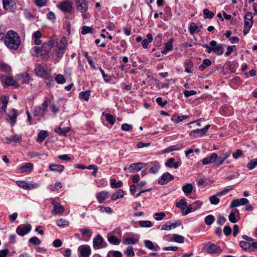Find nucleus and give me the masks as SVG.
<instances>
[{
    "label": "nucleus",
    "instance_id": "1",
    "mask_svg": "<svg viewBox=\"0 0 257 257\" xmlns=\"http://www.w3.org/2000/svg\"><path fill=\"white\" fill-rule=\"evenodd\" d=\"M56 43H57L56 39H51L47 42L43 43L41 47H33L31 51L33 54L36 56L41 57L42 59L47 60L49 58L50 49Z\"/></svg>",
    "mask_w": 257,
    "mask_h": 257
},
{
    "label": "nucleus",
    "instance_id": "2",
    "mask_svg": "<svg viewBox=\"0 0 257 257\" xmlns=\"http://www.w3.org/2000/svg\"><path fill=\"white\" fill-rule=\"evenodd\" d=\"M4 38L5 44L10 49L16 50L21 44L20 36L17 33L13 30L9 31Z\"/></svg>",
    "mask_w": 257,
    "mask_h": 257
},
{
    "label": "nucleus",
    "instance_id": "3",
    "mask_svg": "<svg viewBox=\"0 0 257 257\" xmlns=\"http://www.w3.org/2000/svg\"><path fill=\"white\" fill-rule=\"evenodd\" d=\"M48 106V99H46L41 105L35 106L34 108L33 115L34 116H44Z\"/></svg>",
    "mask_w": 257,
    "mask_h": 257
},
{
    "label": "nucleus",
    "instance_id": "4",
    "mask_svg": "<svg viewBox=\"0 0 257 257\" xmlns=\"http://www.w3.org/2000/svg\"><path fill=\"white\" fill-rule=\"evenodd\" d=\"M252 15L250 12H247L244 16V26L243 33L245 35L248 33L252 26Z\"/></svg>",
    "mask_w": 257,
    "mask_h": 257
},
{
    "label": "nucleus",
    "instance_id": "5",
    "mask_svg": "<svg viewBox=\"0 0 257 257\" xmlns=\"http://www.w3.org/2000/svg\"><path fill=\"white\" fill-rule=\"evenodd\" d=\"M91 254V249L88 244H83L78 247V257H89Z\"/></svg>",
    "mask_w": 257,
    "mask_h": 257
},
{
    "label": "nucleus",
    "instance_id": "6",
    "mask_svg": "<svg viewBox=\"0 0 257 257\" xmlns=\"http://www.w3.org/2000/svg\"><path fill=\"white\" fill-rule=\"evenodd\" d=\"M57 7L64 13H71L73 11V3L70 1H64L59 3Z\"/></svg>",
    "mask_w": 257,
    "mask_h": 257
},
{
    "label": "nucleus",
    "instance_id": "7",
    "mask_svg": "<svg viewBox=\"0 0 257 257\" xmlns=\"http://www.w3.org/2000/svg\"><path fill=\"white\" fill-rule=\"evenodd\" d=\"M205 247L207 252L210 254H218L220 253L222 251V249L220 246L211 242H208L206 244Z\"/></svg>",
    "mask_w": 257,
    "mask_h": 257
},
{
    "label": "nucleus",
    "instance_id": "8",
    "mask_svg": "<svg viewBox=\"0 0 257 257\" xmlns=\"http://www.w3.org/2000/svg\"><path fill=\"white\" fill-rule=\"evenodd\" d=\"M32 229L29 224H23L19 225L16 229V232L20 236H24L29 233Z\"/></svg>",
    "mask_w": 257,
    "mask_h": 257
},
{
    "label": "nucleus",
    "instance_id": "9",
    "mask_svg": "<svg viewBox=\"0 0 257 257\" xmlns=\"http://www.w3.org/2000/svg\"><path fill=\"white\" fill-rule=\"evenodd\" d=\"M140 236L138 234H133L130 237H123L122 243L124 245H134L137 243L139 241Z\"/></svg>",
    "mask_w": 257,
    "mask_h": 257
},
{
    "label": "nucleus",
    "instance_id": "10",
    "mask_svg": "<svg viewBox=\"0 0 257 257\" xmlns=\"http://www.w3.org/2000/svg\"><path fill=\"white\" fill-rule=\"evenodd\" d=\"M210 126V125L209 124H207L202 128H197L196 130H193L189 133V136L192 138H195L198 137H201L205 133H206Z\"/></svg>",
    "mask_w": 257,
    "mask_h": 257
},
{
    "label": "nucleus",
    "instance_id": "11",
    "mask_svg": "<svg viewBox=\"0 0 257 257\" xmlns=\"http://www.w3.org/2000/svg\"><path fill=\"white\" fill-rule=\"evenodd\" d=\"M104 239L101 236L97 235L93 239V247L94 249H98L105 246Z\"/></svg>",
    "mask_w": 257,
    "mask_h": 257
},
{
    "label": "nucleus",
    "instance_id": "12",
    "mask_svg": "<svg viewBox=\"0 0 257 257\" xmlns=\"http://www.w3.org/2000/svg\"><path fill=\"white\" fill-rule=\"evenodd\" d=\"M77 10L81 13H85L88 10V4L86 0H76Z\"/></svg>",
    "mask_w": 257,
    "mask_h": 257
},
{
    "label": "nucleus",
    "instance_id": "13",
    "mask_svg": "<svg viewBox=\"0 0 257 257\" xmlns=\"http://www.w3.org/2000/svg\"><path fill=\"white\" fill-rule=\"evenodd\" d=\"M147 163H144L142 162L133 163L130 165L128 169L129 170V172L131 173H136L140 171L143 168L147 167Z\"/></svg>",
    "mask_w": 257,
    "mask_h": 257
},
{
    "label": "nucleus",
    "instance_id": "14",
    "mask_svg": "<svg viewBox=\"0 0 257 257\" xmlns=\"http://www.w3.org/2000/svg\"><path fill=\"white\" fill-rule=\"evenodd\" d=\"M3 7L7 11L13 12L16 8V4L13 0H2Z\"/></svg>",
    "mask_w": 257,
    "mask_h": 257
},
{
    "label": "nucleus",
    "instance_id": "15",
    "mask_svg": "<svg viewBox=\"0 0 257 257\" xmlns=\"http://www.w3.org/2000/svg\"><path fill=\"white\" fill-rule=\"evenodd\" d=\"M147 166L149 167V172L151 174L157 173L160 168V165L159 162L156 161L149 162L147 163Z\"/></svg>",
    "mask_w": 257,
    "mask_h": 257
},
{
    "label": "nucleus",
    "instance_id": "16",
    "mask_svg": "<svg viewBox=\"0 0 257 257\" xmlns=\"http://www.w3.org/2000/svg\"><path fill=\"white\" fill-rule=\"evenodd\" d=\"M53 205V210L52 211V213L55 215H62L64 211V208L60 203L55 201L52 202Z\"/></svg>",
    "mask_w": 257,
    "mask_h": 257
},
{
    "label": "nucleus",
    "instance_id": "17",
    "mask_svg": "<svg viewBox=\"0 0 257 257\" xmlns=\"http://www.w3.org/2000/svg\"><path fill=\"white\" fill-rule=\"evenodd\" d=\"M18 113L16 109H12L8 114L7 121L11 123L12 126H14L16 122Z\"/></svg>",
    "mask_w": 257,
    "mask_h": 257
},
{
    "label": "nucleus",
    "instance_id": "18",
    "mask_svg": "<svg viewBox=\"0 0 257 257\" xmlns=\"http://www.w3.org/2000/svg\"><path fill=\"white\" fill-rule=\"evenodd\" d=\"M209 45L213 47V52L218 55H221L223 53V48L221 45H217L215 41L212 40L210 42Z\"/></svg>",
    "mask_w": 257,
    "mask_h": 257
},
{
    "label": "nucleus",
    "instance_id": "19",
    "mask_svg": "<svg viewBox=\"0 0 257 257\" xmlns=\"http://www.w3.org/2000/svg\"><path fill=\"white\" fill-rule=\"evenodd\" d=\"M174 179V176L169 173H164L161 178L158 180V183L161 185H164Z\"/></svg>",
    "mask_w": 257,
    "mask_h": 257
},
{
    "label": "nucleus",
    "instance_id": "20",
    "mask_svg": "<svg viewBox=\"0 0 257 257\" xmlns=\"http://www.w3.org/2000/svg\"><path fill=\"white\" fill-rule=\"evenodd\" d=\"M34 165L32 163H27L25 165L18 168L17 169V172L19 173L30 172L32 171Z\"/></svg>",
    "mask_w": 257,
    "mask_h": 257
},
{
    "label": "nucleus",
    "instance_id": "21",
    "mask_svg": "<svg viewBox=\"0 0 257 257\" xmlns=\"http://www.w3.org/2000/svg\"><path fill=\"white\" fill-rule=\"evenodd\" d=\"M248 202V199L245 198H240V199H234L232 201L230 207L234 208L236 207H238L240 205H243L247 204Z\"/></svg>",
    "mask_w": 257,
    "mask_h": 257
},
{
    "label": "nucleus",
    "instance_id": "22",
    "mask_svg": "<svg viewBox=\"0 0 257 257\" xmlns=\"http://www.w3.org/2000/svg\"><path fill=\"white\" fill-rule=\"evenodd\" d=\"M181 224V222L180 220H177L176 222L172 223L170 221L167 222L164 224L162 228V230H168L172 228H175L176 227L180 226Z\"/></svg>",
    "mask_w": 257,
    "mask_h": 257
},
{
    "label": "nucleus",
    "instance_id": "23",
    "mask_svg": "<svg viewBox=\"0 0 257 257\" xmlns=\"http://www.w3.org/2000/svg\"><path fill=\"white\" fill-rule=\"evenodd\" d=\"M218 158V155L216 153H213L210 154V155L208 157L204 158L202 160V163L203 165H206L207 164H211L212 163H214L215 162Z\"/></svg>",
    "mask_w": 257,
    "mask_h": 257
},
{
    "label": "nucleus",
    "instance_id": "24",
    "mask_svg": "<svg viewBox=\"0 0 257 257\" xmlns=\"http://www.w3.org/2000/svg\"><path fill=\"white\" fill-rule=\"evenodd\" d=\"M109 194L108 191H103L96 194V198L99 203H104Z\"/></svg>",
    "mask_w": 257,
    "mask_h": 257
},
{
    "label": "nucleus",
    "instance_id": "25",
    "mask_svg": "<svg viewBox=\"0 0 257 257\" xmlns=\"http://www.w3.org/2000/svg\"><path fill=\"white\" fill-rule=\"evenodd\" d=\"M231 151H228L226 152H223L217 158V165L219 166L223 164L224 162L231 155Z\"/></svg>",
    "mask_w": 257,
    "mask_h": 257
},
{
    "label": "nucleus",
    "instance_id": "26",
    "mask_svg": "<svg viewBox=\"0 0 257 257\" xmlns=\"http://www.w3.org/2000/svg\"><path fill=\"white\" fill-rule=\"evenodd\" d=\"M165 165L168 168L177 169L181 165V163L179 162H176L175 158H171L167 160Z\"/></svg>",
    "mask_w": 257,
    "mask_h": 257
},
{
    "label": "nucleus",
    "instance_id": "27",
    "mask_svg": "<svg viewBox=\"0 0 257 257\" xmlns=\"http://www.w3.org/2000/svg\"><path fill=\"white\" fill-rule=\"evenodd\" d=\"M189 117V116L187 115L179 116L177 114H174L172 115L171 120L173 121L174 123H178L185 119L188 118Z\"/></svg>",
    "mask_w": 257,
    "mask_h": 257
},
{
    "label": "nucleus",
    "instance_id": "28",
    "mask_svg": "<svg viewBox=\"0 0 257 257\" xmlns=\"http://www.w3.org/2000/svg\"><path fill=\"white\" fill-rule=\"evenodd\" d=\"M9 99V97L6 96H3L1 97L2 106L0 107V112H3L5 113H6Z\"/></svg>",
    "mask_w": 257,
    "mask_h": 257
},
{
    "label": "nucleus",
    "instance_id": "29",
    "mask_svg": "<svg viewBox=\"0 0 257 257\" xmlns=\"http://www.w3.org/2000/svg\"><path fill=\"white\" fill-rule=\"evenodd\" d=\"M145 246L149 249L158 251L160 250V247L157 244H154L153 242L149 240L144 241Z\"/></svg>",
    "mask_w": 257,
    "mask_h": 257
},
{
    "label": "nucleus",
    "instance_id": "30",
    "mask_svg": "<svg viewBox=\"0 0 257 257\" xmlns=\"http://www.w3.org/2000/svg\"><path fill=\"white\" fill-rule=\"evenodd\" d=\"M174 42L173 39H171L169 41L165 44L164 49L162 51V53L164 54H167L169 52L171 51L173 49V43Z\"/></svg>",
    "mask_w": 257,
    "mask_h": 257
},
{
    "label": "nucleus",
    "instance_id": "31",
    "mask_svg": "<svg viewBox=\"0 0 257 257\" xmlns=\"http://www.w3.org/2000/svg\"><path fill=\"white\" fill-rule=\"evenodd\" d=\"M79 231L81 233L82 235L87 238V239H85L86 241H88L90 239L92 234V230L88 228H80L79 229Z\"/></svg>",
    "mask_w": 257,
    "mask_h": 257
},
{
    "label": "nucleus",
    "instance_id": "32",
    "mask_svg": "<svg viewBox=\"0 0 257 257\" xmlns=\"http://www.w3.org/2000/svg\"><path fill=\"white\" fill-rule=\"evenodd\" d=\"M36 74L40 77H43L46 74L45 67L42 65H39L35 68Z\"/></svg>",
    "mask_w": 257,
    "mask_h": 257
},
{
    "label": "nucleus",
    "instance_id": "33",
    "mask_svg": "<svg viewBox=\"0 0 257 257\" xmlns=\"http://www.w3.org/2000/svg\"><path fill=\"white\" fill-rule=\"evenodd\" d=\"M50 170L57 172H62L64 170V166L61 165L51 164L49 166Z\"/></svg>",
    "mask_w": 257,
    "mask_h": 257
},
{
    "label": "nucleus",
    "instance_id": "34",
    "mask_svg": "<svg viewBox=\"0 0 257 257\" xmlns=\"http://www.w3.org/2000/svg\"><path fill=\"white\" fill-rule=\"evenodd\" d=\"M42 37V33L40 31L34 32L32 35V37L34 39V43L36 45H39L41 43L40 38Z\"/></svg>",
    "mask_w": 257,
    "mask_h": 257
},
{
    "label": "nucleus",
    "instance_id": "35",
    "mask_svg": "<svg viewBox=\"0 0 257 257\" xmlns=\"http://www.w3.org/2000/svg\"><path fill=\"white\" fill-rule=\"evenodd\" d=\"M240 246L244 250L248 252L252 251L251 249V244L245 241H240L239 242Z\"/></svg>",
    "mask_w": 257,
    "mask_h": 257
},
{
    "label": "nucleus",
    "instance_id": "36",
    "mask_svg": "<svg viewBox=\"0 0 257 257\" xmlns=\"http://www.w3.org/2000/svg\"><path fill=\"white\" fill-rule=\"evenodd\" d=\"M182 190L184 194L188 196L190 193H191L193 189V186L191 183H188L185 184L182 186Z\"/></svg>",
    "mask_w": 257,
    "mask_h": 257
},
{
    "label": "nucleus",
    "instance_id": "37",
    "mask_svg": "<svg viewBox=\"0 0 257 257\" xmlns=\"http://www.w3.org/2000/svg\"><path fill=\"white\" fill-rule=\"evenodd\" d=\"M70 128L69 127L61 128L60 127L55 128V132L58 133L60 135H65L69 132H70Z\"/></svg>",
    "mask_w": 257,
    "mask_h": 257
},
{
    "label": "nucleus",
    "instance_id": "38",
    "mask_svg": "<svg viewBox=\"0 0 257 257\" xmlns=\"http://www.w3.org/2000/svg\"><path fill=\"white\" fill-rule=\"evenodd\" d=\"M124 196V192L122 190L120 189L115 192L111 196V199L115 200L119 198L123 197Z\"/></svg>",
    "mask_w": 257,
    "mask_h": 257
},
{
    "label": "nucleus",
    "instance_id": "39",
    "mask_svg": "<svg viewBox=\"0 0 257 257\" xmlns=\"http://www.w3.org/2000/svg\"><path fill=\"white\" fill-rule=\"evenodd\" d=\"M6 139L10 142L20 143L22 141L21 135H14L10 137H6Z\"/></svg>",
    "mask_w": 257,
    "mask_h": 257
},
{
    "label": "nucleus",
    "instance_id": "40",
    "mask_svg": "<svg viewBox=\"0 0 257 257\" xmlns=\"http://www.w3.org/2000/svg\"><path fill=\"white\" fill-rule=\"evenodd\" d=\"M56 223L59 227H64L68 226L69 221L66 219L60 218L56 221Z\"/></svg>",
    "mask_w": 257,
    "mask_h": 257
},
{
    "label": "nucleus",
    "instance_id": "41",
    "mask_svg": "<svg viewBox=\"0 0 257 257\" xmlns=\"http://www.w3.org/2000/svg\"><path fill=\"white\" fill-rule=\"evenodd\" d=\"M90 96V91L86 90L85 91H81L79 93V97L80 99H84L86 101H88Z\"/></svg>",
    "mask_w": 257,
    "mask_h": 257
},
{
    "label": "nucleus",
    "instance_id": "42",
    "mask_svg": "<svg viewBox=\"0 0 257 257\" xmlns=\"http://www.w3.org/2000/svg\"><path fill=\"white\" fill-rule=\"evenodd\" d=\"M189 32L191 35L198 33L199 32V27L194 23H191L189 27Z\"/></svg>",
    "mask_w": 257,
    "mask_h": 257
},
{
    "label": "nucleus",
    "instance_id": "43",
    "mask_svg": "<svg viewBox=\"0 0 257 257\" xmlns=\"http://www.w3.org/2000/svg\"><path fill=\"white\" fill-rule=\"evenodd\" d=\"M39 187V184L36 182L33 181L27 182V189L26 190H30L35 189Z\"/></svg>",
    "mask_w": 257,
    "mask_h": 257
},
{
    "label": "nucleus",
    "instance_id": "44",
    "mask_svg": "<svg viewBox=\"0 0 257 257\" xmlns=\"http://www.w3.org/2000/svg\"><path fill=\"white\" fill-rule=\"evenodd\" d=\"M103 115L105 116L106 120L111 124L113 125L114 124L115 119L114 116L110 113L104 114V112L102 113Z\"/></svg>",
    "mask_w": 257,
    "mask_h": 257
},
{
    "label": "nucleus",
    "instance_id": "45",
    "mask_svg": "<svg viewBox=\"0 0 257 257\" xmlns=\"http://www.w3.org/2000/svg\"><path fill=\"white\" fill-rule=\"evenodd\" d=\"M47 137V132L44 130L41 131L38 136L37 142H43Z\"/></svg>",
    "mask_w": 257,
    "mask_h": 257
},
{
    "label": "nucleus",
    "instance_id": "46",
    "mask_svg": "<svg viewBox=\"0 0 257 257\" xmlns=\"http://www.w3.org/2000/svg\"><path fill=\"white\" fill-rule=\"evenodd\" d=\"M110 186L113 188H119L122 186V182L121 181L116 182L114 179H112L110 180Z\"/></svg>",
    "mask_w": 257,
    "mask_h": 257
},
{
    "label": "nucleus",
    "instance_id": "47",
    "mask_svg": "<svg viewBox=\"0 0 257 257\" xmlns=\"http://www.w3.org/2000/svg\"><path fill=\"white\" fill-rule=\"evenodd\" d=\"M172 239L178 243H183L184 242V238L182 235L174 234L173 235Z\"/></svg>",
    "mask_w": 257,
    "mask_h": 257
},
{
    "label": "nucleus",
    "instance_id": "48",
    "mask_svg": "<svg viewBox=\"0 0 257 257\" xmlns=\"http://www.w3.org/2000/svg\"><path fill=\"white\" fill-rule=\"evenodd\" d=\"M108 241L112 244L118 245L120 241V240L115 236L111 235L108 238Z\"/></svg>",
    "mask_w": 257,
    "mask_h": 257
},
{
    "label": "nucleus",
    "instance_id": "49",
    "mask_svg": "<svg viewBox=\"0 0 257 257\" xmlns=\"http://www.w3.org/2000/svg\"><path fill=\"white\" fill-rule=\"evenodd\" d=\"M139 224L142 227H151L153 225L151 221L149 220H141L139 222Z\"/></svg>",
    "mask_w": 257,
    "mask_h": 257
},
{
    "label": "nucleus",
    "instance_id": "50",
    "mask_svg": "<svg viewBox=\"0 0 257 257\" xmlns=\"http://www.w3.org/2000/svg\"><path fill=\"white\" fill-rule=\"evenodd\" d=\"M124 253L127 256L133 257L135 255V252L132 246H128Z\"/></svg>",
    "mask_w": 257,
    "mask_h": 257
},
{
    "label": "nucleus",
    "instance_id": "51",
    "mask_svg": "<svg viewBox=\"0 0 257 257\" xmlns=\"http://www.w3.org/2000/svg\"><path fill=\"white\" fill-rule=\"evenodd\" d=\"M93 28L91 27H88L87 26H84L82 28L81 34L82 35H85L88 33H92Z\"/></svg>",
    "mask_w": 257,
    "mask_h": 257
},
{
    "label": "nucleus",
    "instance_id": "52",
    "mask_svg": "<svg viewBox=\"0 0 257 257\" xmlns=\"http://www.w3.org/2000/svg\"><path fill=\"white\" fill-rule=\"evenodd\" d=\"M257 166V158L251 160L247 164V168L249 170H252Z\"/></svg>",
    "mask_w": 257,
    "mask_h": 257
},
{
    "label": "nucleus",
    "instance_id": "53",
    "mask_svg": "<svg viewBox=\"0 0 257 257\" xmlns=\"http://www.w3.org/2000/svg\"><path fill=\"white\" fill-rule=\"evenodd\" d=\"M29 242L30 243L33 244V245H38L41 244V240L39 238H38L37 237H36V236H34V237L30 238L29 240Z\"/></svg>",
    "mask_w": 257,
    "mask_h": 257
},
{
    "label": "nucleus",
    "instance_id": "54",
    "mask_svg": "<svg viewBox=\"0 0 257 257\" xmlns=\"http://www.w3.org/2000/svg\"><path fill=\"white\" fill-rule=\"evenodd\" d=\"M214 217L212 215H209L205 218V223L208 225H211L214 221Z\"/></svg>",
    "mask_w": 257,
    "mask_h": 257
},
{
    "label": "nucleus",
    "instance_id": "55",
    "mask_svg": "<svg viewBox=\"0 0 257 257\" xmlns=\"http://www.w3.org/2000/svg\"><path fill=\"white\" fill-rule=\"evenodd\" d=\"M203 14L204 15L205 19H211L214 16V14L212 12L210 11L207 9H205L203 10Z\"/></svg>",
    "mask_w": 257,
    "mask_h": 257
},
{
    "label": "nucleus",
    "instance_id": "56",
    "mask_svg": "<svg viewBox=\"0 0 257 257\" xmlns=\"http://www.w3.org/2000/svg\"><path fill=\"white\" fill-rule=\"evenodd\" d=\"M209 201L211 204L217 205L219 203L220 199L215 194L210 197Z\"/></svg>",
    "mask_w": 257,
    "mask_h": 257
},
{
    "label": "nucleus",
    "instance_id": "57",
    "mask_svg": "<svg viewBox=\"0 0 257 257\" xmlns=\"http://www.w3.org/2000/svg\"><path fill=\"white\" fill-rule=\"evenodd\" d=\"M55 80L58 84H63L66 82V79L64 76L62 74H58L56 77Z\"/></svg>",
    "mask_w": 257,
    "mask_h": 257
},
{
    "label": "nucleus",
    "instance_id": "58",
    "mask_svg": "<svg viewBox=\"0 0 257 257\" xmlns=\"http://www.w3.org/2000/svg\"><path fill=\"white\" fill-rule=\"evenodd\" d=\"M187 203L186 200L185 198L181 199L179 202H177L176 204V206L178 208H181L182 210L184 209L183 206H186Z\"/></svg>",
    "mask_w": 257,
    "mask_h": 257
},
{
    "label": "nucleus",
    "instance_id": "59",
    "mask_svg": "<svg viewBox=\"0 0 257 257\" xmlns=\"http://www.w3.org/2000/svg\"><path fill=\"white\" fill-rule=\"evenodd\" d=\"M202 204V201L200 200L195 201L191 204L192 206L193 207V209L194 211L200 208Z\"/></svg>",
    "mask_w": 257,
    "mask_h": 257
},
{
    "label": "nucleus",
    "instance_id": "60",
    "mask_svg": "<svg viewBox=\"0 0 257 257\" xmlns=\"http://www.w3.org/2000/svg\"><path fill=\"white\" fill-rule=\"evenodd\" d=\"M154 216L156 220L160 221L162 220L166 216V214L163 212H161L155 213Z\"/></svg>",
    "mask_w": 257,
    "mask_h": 257
},
{
    "label": "nucleus",
    "instance_id": "61",
    "mask_svg": "<svg viewBox=\"0 0 257 257\" xmlns=\"http://www.w3.org/2000/svg\"><path fill=\"white\" fill-rule=\"evenodd\" d=\"M211 65V61L209 59H205L203 60L202 64L199 67H201L203 69H205L206 67Z\"/></svg>",
    "mask_w": 257,
    "mask_h": 257
},
{
    "label": "nucleus",
    "instance_id": "62",
    "mask_svg": "<svg viewBox=\"0 0 257 257\" xmlns=\"http://www.w3.org/2000/svg\"><path fill=\"white\" fill-rule=\"evenodd\" d=\"M5 82L7 85L14 86L16 82L11 77H7L5 80Z\"/></svg>",
    "mask_w": 257,
    "mask_h": 257
},
{
    "label": "nucleus",
    "instance_id": "63",
    "mask_svg": "<svg viewBox=\"0 0 257 257\" xmlns=\"http://www.w3.org/2000/svg\"><path fill=\"white\" fill-rule=\"evenodd\" d=\"M64 47H59L58 49L56 51V55L58 58H61L64 53Z\"/></svg>",
    "mask_w": 257,
    "mask_h": 257
},
{
    "label": "nucleus",
    "instance_id": "64",
    "mask_svg": "<svg viewBox=\"0 0 257 257\" xmlns=\"http://www.w3.org/2000/svg\"><path fill=\"white\" fill-rule=\"evenodd\" d=\"M16 184L20 188L26 190L27 189V181H17Z\"/></svg>",
    "mask_w": 257,
    "mask_h": 257
}]
</instances>
